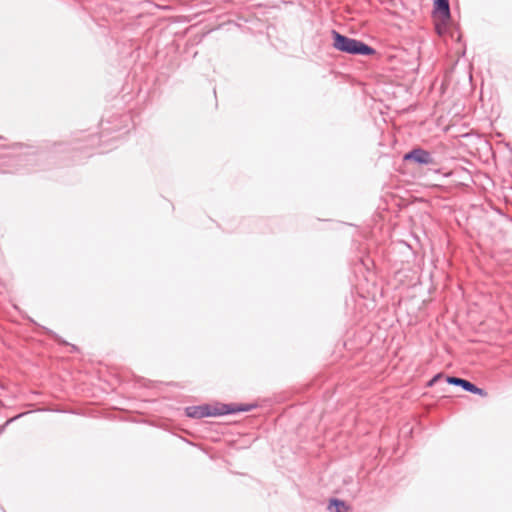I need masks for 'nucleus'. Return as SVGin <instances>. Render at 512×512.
<instances>
[{"label":"nucleus","instance_id":"obj_3","mask_svg":"<svg viewBox=\"0 0 512 512\" xmlns=\"http://www.w3.org/2000/svg\"><path fill=\"white\" fill-rule=\"evenodd\" d=\"M404 160L413 161L422 165H431L434 163L431 153L421 148H415L405 154Z\"/></svg>","mask_w":512,"mask_h":512},{"label":"nucleus","instance_id":"obj_5","mask_svg":"<svg viewBox=\"0 0 512 512\" xmlns=\"http://www.w3.org/2000/svg\"><path fill=\"white\" fill-rule=\"evenodd\" d=\"M434 8L435 12L439 13L442 18H449L450 8L448 0H435Z\"/></svg>","mask_w":512,"mask_h":512},{"label":"nucleus","instance_id":"obj_4","mask_svg":"<svg viewBox=\"0 0 512 512\" xmlns=\"http://www.w3.org/2000/svg\"><path fill=\"white\" fill-rule=\"evenodd\" d=\"M447 382L449 384H453L456 386L462 387L465 391L471 392L473 394H478L480 396H486V392L475 386L473 383L469 382L468 380L458 378V377H447Z\"/></svg>","mask_w":512,"mask_h":512},{"label":"nucleus","instance_id":"obj_1","mask_svg":"<svg viewBox=\"0 0 512 512\" xmlns=\"http://www.w3.org/2000/svg\"><path fill=\"white\" fill-rule=\"evenodd\" d=\"M335 49L353 55H372L375 50L362 41L344 36L337 31H332Z\"/></svg>","mask_w":512,"mask_h":512},{"label":"nucleus","instance_id":"obj_2","mask_svg":"<svg viewBox=\"0 0 512 512\" xmlns=\"http://www.w3.org/2000/svg\"><path fill=\"white\" fill-rule=\"evenodd\" d=\"M248 407H231L230 405H223L221 408H211L209 405L190 406L186 408V415L191 418H204L209 416L225 415L239 411H248Z\"/></svg>","mask_w":512,"mask_h":512},{"label":"nucleus","instance_id":"obj_6","mask_svg":"<svg viewBox=\"0 0 512 512\" xmlns=\"http://www.w3.org/2000/svg\"><path fill=\"white\" fill-rule=\"evenodd\" d=\"M332 506L335 507V512H344L345 510H347V506L345 505L344 501L339 499H331L329 509H331Z\"/></svg>","mask_w":512,"mask_h":512},{"label":"nucleus","instance_id":"obj_7","mask_svg":"<svg viewBox=\"0 0 512 512\" xmlns=\"http://www.w3.org/2000/svg\"><path fill=\"white\" fill-rule=\"evenodd\" d=\"M440 378V375L434 376L428 383L429 386H432L438 379Z\"/></svg>","mask_w":512,"mask_h":512}]
</instances>
